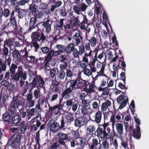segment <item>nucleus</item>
Returning <instances> with one entry per match:
<instances>
[{"label": "nucleus", "mask_w": 149, "mask_h": 149, "mask_svg": "<svg viewBox=\"0 0 149 149\" xmlns=\"http://www.w3.org/2000/svg\"><path fill=\"white\" fill-rule=\"evenodd\" d=\"M26 58H24V60H26L29 63H32L34 64H38L39 63L38 60L36 58L35 56H29L27 54Z\"/></svg>", "instance_id": "18"}, {"label": "nucleus", "mask_w": 149, "mask_h": 149, "mask_svg": "<svg viewBox=\"0 0 149 149\" xmlns=\"http://www.w3.org/2000/svg\"><path fill=\"white\" fill-rule=\"evenodd\" d=\"M52 24V21H51L49 19H48L46 21L43 22L42 25L45 28L46 31L47 33H49L51 30Z\"/></svg>", "instance_id": "19"}, {"label": "nucleus", "mask_w": 149, "mask_h": 149, "mask_svg": "<svg viewBox=\"0 0 149 149\" xmlns=\"http://www.w3.org/2000/svg\"><path fill=\"white\" fill-rule=\"evenodd\" d=\"M57 136L59 139V143L61 144V146H63V148L65 149H68V146L65 140H70L69 136L67 134L61 132L58 133Z\"/></svg>", "instance_id": "6"}, {"label": "nucleus", "mask_w": 149, "mask_h": 149, "mask_svg": "<svg viewBox=\"0 0 149 149\" xmlns=\"http://www.w3.org/2000/svg\"><path fill=\"white\" fill-rule=\"evenodd\" d=\"M44 13L41 11H37L36 13L34 14V16L36 18L40 19L44 15Z\"/></svg>", "instance_id": "48"}, {"label": "nucleus", "mask_w": 149, "mask_h": 149, "mask_svg": "<svg viewBox=\"0 0 149 149\" xmlns=\"http://www.w3.org/2000/svg\"><path fill=\"white\" fill-rule=\"evenodd\" d=\"M45 56L48 58L52 59L53 57L56 56L55 51L53 50L50 51Z\"/></svg>", "instance_id": "50"}, {"label": "nucleus", "mask_w": 149, "mask_h": 149, "mask_svg": "<svg viewBox=\"0 0 149 149\" xmlns=\"http://www.w3.org/2000/svg\"><path fill=\"white\" fill-rule=\"evenodd\" d=\"M72 93V89L70 87L68 88L62 93L61 97L65 99H68L71 96Z\"/></svg>", "instance_id": "13"}, {"label": "nucleus", "mask_w": 149, "mask_h": 149, "mask_svg": "<svg viewBox=\"0 0 149 149\" xmlns=\"http://www.w3.org/2000/svg\"><path fill=\"white\" fill-rule=\"evenodd\" d=\"M36 85L37 82L36 79L35 78H34L32 81L30 83L28 87H27V89H31V91L33 88L36 87Z\"/></svg>", "instance_id": "42"}, {"label": "nucleus", "mask_w": 149, "mask_h": 149, "mask_svg": "<svg viewBox=\"0 0 149 149\" xmlns=\"http://www.w3.org/2000/svg\"><path fill=\"white\" fill-rule=\"evenodd\" d=\"M45 60L42 63V65L45 66V68L48 70L50 69V65L53 66L54 64V62L52 59L48 58L46 56L45 57Z\"/></svg>", "instance_id": "9"}, {"label": "nucleus", "mask_w": 149, "mask_h": 149, "mask_svg": "<svg viewBox=\"0 0 149 149\" xmlns=\"http://www.w3.org/2000/svg\"><path fill=\"white\" fill-rule=\"evenodd\" d=\"M116 130L118 133L120 135L122 134L123 133V125L121 123H117L115 124Z\"/></svg>", "instance_id": "33"}, {"label": "nucleus", "mask_w": 149, "mask_h": 149, "mask_svg": "<svg viewBox=\"0 0 149 149\" xmlns=\"http://www.w3.org/2000/svg\"><path fill=\"white\" fill-rule=\"evenodd\" d=\"M37 19L36 17H33L31 18L29 23V27L28 29V32H31L32 29H34L36 26L35 24L37 22Z\"/></svg>", "instance_id": "17"}, {"label": "nucleus", "mask_w": 149, "mask_h": 149, "mask_svg": "<svg viewBox=\"0 0 149 149\" xmlns=\"http://www.w3.org/2000/svg\"><path fill=\"white\" fill-rule=\"evenodd\" d=\"M12 123L15 124L16 126L18 125V124L20 122L22 119L20 118L19 115L17 114L15 115L11 118Z\"/></svg>", "instance_id": "27"}, {"label": "nucleus", "mask_w": 149, "mask_h": 149, "mask_svg": "<svg viewBox=\"0 0 149 149\" xmlns=\"http://www.w3.org/2000/svg\"><path fill=\"white\" fill-rule=\"evenodd\" d=\"M70 23L74 27L78 26L80 23V21L79 20L78 17L73 16L70 20Z\"/></svg>", "instance_id": "25"}, {"label": "nucleus", "mask_w": 149, "mask_h": 149, "mask_svg": "<svg viewBox=\"0 0 149 149\" xmlns=\"http://www.w3.org/2000/svg\"><path fill=\"white\" fill-rule=\"evenodd\" d=\"M61 109V106L56 105L53 107L49 106L48 111L52 115H56L60 112V111Z\"/></svg>", "instance_id": "11"}, {"label": "nucleus", "mask_w": 149, "mask_h": 149, "mask_svg": "<svg viewBox=\"0 0 149 149\" xmlns=\"http://www.w3.org/2000/svg\"><path fill=\"white\" fill-rule=\"evenodd\" d=\"M14 43L13 40L11 39H6L4 41L1 52V54L4 57H6L8 56L9 49L8 47L9 48L10 52L12 51L11 47L14 46Z\"/></svg>", "instance_id": "4"}, {"label": "nucleus", "mask_w": 149, "mask_h": 149, "mask_svg": "<svg viewBox=\"0 0 149 149\" xmlns=\"http://www.w3.org/2000/svg\"><path fill=\"white\" fill-rule=\"evenodd\" d=\"M111 105V103L109 100H107L106 102L102 103L101 105V110L102 112L106 111L107 108L110 107Z\"/></svg>", "instance_id": "26"}, {"label": "nucleus", "mask_w": 149, "mask_h": 149, "mask_svg": "<svg viewBox=\"0 0 149 149\" xmlns=\"http://www.w3.org/2000/svg\"><path fill=\"white\" fill-rule=\"evenodd\" d=\"M77 87L79 88H84L88 86L89 85V83L87 81L81 79V78H79L77 79Z\"/></svg>", "instance_id": "12"}, {"label": "nucleus", "mask_w": 149, "mask_h": 149, "mask_svg": "<svg viewBox=\"0 0 149 149\" xmlns=\"http://www.w3.org/2000/svg\"><path fill=\"white\" fill-rule=\"evenodd\" d=\"M90 149H102V145L98 142L97 139L94 138L92 142L88 144Z\"/></svg>", "instance_id": "7"}, {"label": "nucleus", "mask_w": 149, "mask_h": 149, "mask_svg": "<svg viewBox=\"0 0 149 149\" xmlns=\"http://www.w3.org/2000/svg\"><path fill=\"white\" fill-rule=\"evenodd\" d=\"M76 145H80L81 146H84L86 143L85 141L81 138H79L77 139Z\"/></svg>", "instance_id": "46"}, {"label": "nucleus", "mask_w": 149, "mask_h": 149, "mask_svg": "<svg viewBox=\"0 0 149 149\" xmlns=\"http://www.w3.org/2000/svg\"><path fill=\"white\" fill-rule=\"evenodd\" d=\"M68 65V63L65 62L60 65V70H66Z\"/></svg>", "instance_id": "57"}, {"label": "nucleus", "mask_w": 149, "mask_h": 149, "mask_svg": "<svg viewBox=\"0 0 149 149\" xmlns=\"http://www.w3.org/2000/svg\"><path fill=\"white\" fill-rule=\"evenodd\" d=\"M10 14V11L8 8H5L3 11V15L5 17H8Z\"/></svg>", "instance_id": "54"}, {"label": "nucleus", "mask_w": 149, "mask_h": 149, "mask_svg": "<svg viewBox=\"0 0 149 149\" xmlns=\"http://www.w3.org/2000/svg\"><path fill=\"white\" fill-rule=\"evenodd\" d=\"M70 136H69L70 140V139H72L74 138L75 139H77L79 138L80 135L79 132L77 131H73L70 132L69 134Z\"/></svg>", "instance_id": "32"}, {"label": "nucleus", "mask_w": 149, "mask_h": 149, "mask_svg": "<svg viewBox=\"0 0 149 149\" xmlns=\"http://www.w3.org/2000/svg\"><path fill=\"white\" fill-rule=\"evenodd\" d=\"M12 26V25H9V23L7 25H3V26L2 27V31L4 33H7L8 32L7 31H8V30L13 31L15 30L16 31H18V28H16L15 27H13Z\"/></svg>", "instance_id": "22"}, {"label": "nucleus", "mask_w": 149, "mask_h": 149, "mask_svg": "<svg viewBox=\"0 0 149 149\" xmlns=\"http://www.w3.org/2000/svg\"><path fill=\"white\" fill-rule=\"evenodd\" d=\"M128 98L123 100L120 105L118 108V109H123L126 106L127 104L128 103Z\"/></svg>", "instance_id": "51"}, {"label": "nucleus", "mask_w": 149, "mask_h": 149, "mask_svg": "<svg viewBox=\"0 0 149 149\" xmlns=\"http://www.w3.org/2000/svg\"><path fill=\"white\" fill-rule=\"evenodd\" d=\"M97 52H96L95 54L94 58H92V59L90 60V62L89 64H88L90 66H94L95 63L96 61H98L97 58Z\"/></svg>", "instance_id": "40"}, {"label": "nucleus", "mask_w": 149, "mask_h": 149, "mask_svg": "<svg viewBox=\"0 0 149 149\" xmlns=\"http://www.w3.org/2000/svg\"><path fill=\"white\" fill-rule=\"evenodd\" d=\"M136 129L133 130V136L137 139H139L141 137V132L139 125L136 126Z\"/></svg>", "instance_id": "16"}, {"label": "nucleus", "mask_w": 149, "mask_h": 149, "mask_svg": "<svg viewBox=\"0 0 149 149\" xmlns=\"http://www.w3.org/2000/svg\"><path fill=\"white\" fill-rule=\"evenodd\" d=\"M36 122V125H32L31 127V130L32 131H36L38 128L41 125V123L39 120H37Z\"/></svg>", "instance_id": "39"}, {"label": "nucleus", "mask_w": 149, "mask_h": 149, "mask_svg": "<svg viewBox=\"0 0 149 149\" xmlns=\"http://www.w3.org/2000/svg\"><path fill=\"white\" fill-rule=\"evenodd\" d=\"M15 12L14 10L12 11L11 13H10V21L9 22V25H12L13 27H15L16 28H18L17 27V22L16 20L15 15Z\"/></svg>", "instance_id": "15"}, {"label": "nucleus", "mask_w": 149, "mask_h": 149, "mask_svg": "<svg viewBox=\"0 0 149 149\" xmlns=\"http://www.w3.org/2000/svg\"><path fill=\"white\" fill-rule=\"evenodd\" d=\"M26 11L25 10H22L21 9L19 15H18V18L19 19H22L25 15Z\"/></svg>", "instance_id": "58"}, {"label": "nucleus", "mask_w": 149, "mask_h": 149, "mask_svg": "<svg viewBox=\"0 0 149 149\" xmlns=\"http://www.w3.org/2000/svg\"><path fill=\"white\" fill-rule=\"evenodd\" d=\"M102 112L100 111H97L95 114L94 117L95 120H94L97 123H99L100 122L102 118Z\"/></svg>", "instance_id": "28"}, {"label": "nucleus", "mask_w": 149, "mask_h": 149, "mask_svg": "<svg viewBox=\"0 0 149 149\" xmlns=\"http://www.w3.org/2000/svg\"><path fill=\"white\" fill-rule=\"evenodd\" d=\"M110 121L112 123V126L113 129V131L114 132V125L116 122L117 121L116 120V118H115V116L114 115H112L110 118Z\"/></svg>", "instance_id": "61"}, {"label": "nucleus", "mask_w": 149, "mask_h": 149, "mask_svg": "<svg viewBox=\"0 0 149 149\" xmlns=\"http://www.w3.org/2000/svg\"><path fill=\"white\" fill-rule=\"evenodd\" d=\"M80 120L81 122L82 126L86 125L88 121V118L85 116H82L79 117Z\"/></svg>", "instance_id": "47"}, {"label": "nucleus", "mask_w": 149, "mask_h": 149, "mask_svg": "<svg viewBox=\"0 0 149 149\" xmlns=\"http://www.w3.org/2000/svg\"><path fill=\"white\" fill-rule=\"evenodd\" d=\"M13 143L11 142L9 140H8L5 146L6 149H14V148H17Z\"/></svg>", "instance_id": "41"}, {"label": "nucleus", "mask_w": 149, "mask_h": 149, "mask_svg": "<svg viewBox=\"0 0 149 149\" xmlns=\"http://www.w3.org/2000/svg\"><path fill=\"white\" fill-rule=\"evenodd\" d=\"M31 42H27L26 45L31 46V48L33 47L35 52L38 51L39 48V44H41L46 42L47 39V36L44 32L40 30L33 32L31 36Z\"/></svg>", "instance_id": "1"}, {"label": "nucleus", "mask_w": 149, "mask_h": 149, "mask_svg": "<svg viewBox=\"0 0 149 149\" xmlns=\"http://www.w3.org/2000/svg\"><path fill=\"white\" fill-rule=\"evenodd\" d=\"M106 130L103 127H101L100 124H99L98 128L95 131V133H97V135L99 138H100L102 139L107 137L106 134Z\"/></svg>", "instance_id": "8"}, {"label": "nucleus", "mask_w": 149, "mask_h": 149, "mask_svg": "<svg viewBox=\"0 0 149 149\" xmlns=\"http://www.w3.org/2000/svg\"><path fill=\"white\" fill-rule=\"evenodd\" d=\"M17 68V66L14 64L12 63L11 66L10 67V69L9 71L11 74H15L16 70Z\"/></svg>", "instance_id": "43"}, {"label": "nucleus", "mask_w": 149, "mask_h": 149, "mask_svg": "<svg viewBox=\"0 0 149 149\" xmlns=\"http://www.w3.org/2000/svg\"><path fill=\"white\" fill-rule=\"evenodd\" d=\"M41 50L42 52L45 54H48L49 52V49L47 47H42Z\"/></svg>", "instance_id": "63"}, {"label": "nucleus", "mask_w": 149, "mask_h": 149, "mask_svg": "<svg viewBox=\"0 0 149 149\" xmlns=\"http://www.w3.org/2000/svg\"><path fill=\"white\" fill-rule=\"evenodd\" d=\"M84 17V19L82 22L80 23L79 25H80V28L82 29H86L84 24H88V20L87 19L85 15H84L83 14H82Z\"/></svg>", "instance_id": "30"}, {"label": "nucleus", "mask_w": 149, "mask_h": 149, "mask_svg": "<svg viewBox=\"0 0 149 149\" xmlns=\"http://www.w3.org/2000/svg\"><path fill=\"white\" fill-rule=\"evenodd\" d=\"M87 129L89 132H93L95 130V126L94 125H90L87 127Z\"/></svg>", "instance_id": "59"}, {"label": "nucleus", "mask_w": 149, "mask_h": 149, "mask_svg": "<svg viewBox=\"0 0 149 149\" xmlns=\"http://www.w3.org/2000/svg\"><path fill=\"white\" fill-rule=\"evenodd\" d=\"M2 119L5 122L9 123L11 120V116L9 112L3 113L2 116Z\"/></svg>", "instance_id": "35"}, {"label": "nucleus", "mask_w": 149, "mask_h": 149, "mask_svg": "<svg viewBox=\"0 0 149 149\" xmlns=\"http://www.w3.org/2000/svg\"><path fill=\"white\" fill-rule=\"evenodd\" d=\"M74 44L70 43L66 47L65 46V51L68 54H70L74 49Z\"/></svg>", "instance_id": "34"}, {"label": "nucleus", "mask_w": 149, "mask_h": 149, "mask_svg": "<svg viewBox=\"0 0 149 149\" xmlns=\"http://www.w3.org/2000/svg\"><path fill=\"white\" fill-rule=\"evenodd\" d=\"M87 107H83L81 109V112L82 113L86 115L88 114H91L93 112V110L90 108V106L88 108Z\"/></svg>", "instance_id": "31"}, {"label": "nucleus", "mask_w": 149, "mask_h": 149, "mask_svg": "<svg viewBox=\"0 0 149 149\" xmlns=\"http://www.w3.org/2000/svg\"><path fill=\"white\" fill-rule=\"evenodd\" d=\"M61 146V145L59 143V141H56L50 146V148L51 149H57Z\"/></svg>", "instance_id": "45"}, {"label": "nucleus", "mask_w": 149, "mask_h": 149, "mask_svg": "<svg viewBox=\"0 0 149 149\" xmlns=\"http://www.w3.org/2000/svg\"><path fill=\"white\" fill-rule=\"evenodd\" d=\"M64 19H61L59 21L56 22L55 28L56 30H60L62 29V28L63 26Z\"/></svg>", "instance_id": "36"}, {"label": "nucleus", "mask_w": 149, "mask_h": 149, "mask_svg": "<svg viewBox=\"0 0 149 149\" xmlns=\"http://www.w3.org/2000/svg\"><path fill=\"white\" fill-rule=\"evenodd\" d=\"M73 10L74 12L77 15H79L81 13L82 14L81 12L80 8L77 5H75L73 7Z\"/></svg>", "instance_id": "55"}, {"label": "nucleus", "mask_w": 149, "mask_h": 149, "mask_svg": "<svg viewBox=\"0 0 149 149\" xmlns=\"http://www.w3.org/2000/svg\"><path fill=\"white\" fill-rule=\"evenodd\" d=\"M89 100H85L82 101L83 107H88L89 106Z\"/></svg>", "instance_id": "64"}, {"label": "nucleus", "mask_w": 149, "mask_h": 149, "mask_svg": "<svg viewBox=\"0 0 149 149\" xmlns=\"http://www.w3.org/2000/svg\"><path fill=\"white\" fill-rule=\"evenodd\" d=\"M20 127L19 129L20 132L22 134H24L27 128V125L25 121H22L20 123Z\"/></svg>", "instance_id": "29"}, {"label": "nucleus", "mask_w": 149, "mask_h": 149, "mask_svg": "<svg viewBox=\"0 0 149 149\" xmlns=\"http://www.w3.org/2000/svg\"><path fill=\"white\" fill-rule=\"evenodd\" d=\"M121 140L122 142H121V144L122 146H123L124 148H126L127 146V139L122 138V139Z\"/></svg>", "instance_id": "62"}, {"label": "nucleus", "mask_w": 149, "mask_h": 149, "mask_svg": "<svg viewBox=\"0 0 149 149\" xmlns=\"http://www.w3.org/2000/svg\"><path fill=\"white\" fill-rule=\"evenodd\" d=\"M66 118L67 123H70L74 120V118L73 116L71 114H69L66 116Z\"/></svg>", "instance_id": "52"}, {"label": "nucleus", "mask_w": 149, "mask_h": 149, "mask_svg": "<svg viewBox=\"0 0 149 149\" xmlns=\"http://www.w3.org/2000/svg\"><path fill=\"white\" fill-rule=\"evenodd\" d=\"M35 3H32L30 5L29 9L31 13L34 14L36 13L37 11V8L38 6L37 4H34Z\"/></svg>", "instance_id": "37"}, {"label": "nucleus", "mask_w": 149, "mask_h": 149, "mask_svg": "<svg viewBox=\"0 0 149 149\" xmlns=\"http://www.w3.org/2000/svg\"><path fill=\"white\" fill-rule=\"evenodd\" d=\"M8 97L6 92L2 91L0 94V109L5 105L7 99Z\"/></svg>", "instance_id": "10"}, {"label": "nucleus", "mask_w": 149, "mask_h": 149, "mask_svg": "<svg viewBox=\"0 0 149 149\" xmlns=\"http://www.w3.org/2000/svg\"><path fill=\"white\" fill-rule=\"evenodd\" d=\"M61 129L60 127L59 124L55 121L54 122L50 125V130L54 133L56 132L59 130Z\"/></svg>", "instance_id": "20"}, {"label": "nucleus", "mask_w": 149, "mask_h": 149, "mask_svg": "<svg viewBox=\"0 0 149 149\" xmlns=\"http://www.w3.org/2000/svg\"><path fill=\"white\" fill-rule=\"evenodd\" d=\"M11 51V53L13 58L21 61H23L24 58H26L29 54L26 47L24 49L19 51L14 47L13 49H12Z\"/></svg>", "instance_id": "2"}, {"label": "nucleus", "mask_w": 149, "mask_h": 149, "mask_svg": "<svg viewBox=\"0 0 149 149\" xmlns=\"http://www.w3.org/2000/svg\"><path fill=\"white\" fill-rule=\"evenodd\" d=\"M88 41V42H89L91 46L92 47H94L95 46L96 44L97 43L96 38L94 37L91 38L90 40H89Z\"/></svg>", "instance_id": "44"}, {"label": "nucleus", "mask_w": 149, "mask_h": 149, "mask_svg": "<svg viewBox=\"0 0 149 149\" xmlns=\"http://www.w3.org/2000/svg\"><path fill=\"white\" fill-rule=\"evenodd\" d=\"M24 104V102L19 99L18 96H13L8 108L9 111L11 114H13L19 106Z\"/></svg>", "instance_id": "3"}, {"label": "nucleus", "mask_w": 149, "mask_h": 149, "mask_svg": "<svg viewBox=\"0 0 149 149\" xmlns=\"http://www.w3.org/2000/svg\"><path fill=\"white\" fill-rule=\"evenodd\" d=\"M102 141V149L103 148L104 149H108L109 148V141H107V139H110L107 138L106 137L103 139Z\"/></svg>", "instance_id": "38"}, {"label": "nucleus", "mask_w": 149, "mask_h": 149, "mask_svg": "<svg viewBox=\"0 0 149 149\" xmlns=\"http://www.w3.org/2000/svg\"><path fill=\"white\" fill-rule=\"evenodd\" d=\"M73 39L75 41L76 44H79L81 42V40H82L83 38L81 35V33L79 32L76 33L73 36Z\"/></svg>", "instance_id": "24"}, {"label": "nucleus", "mask_w": 149, "mask_h": 149, "mask_svg": "<svg viewBox=\"0 0 149 149\" xmlns=\"http://www.w3.org/2000/svg\"><path fill=\"white\" fill-rule=\"evenodd\" d=\"M72 51L74 57L77 58L79 57V55H80L79 52L76 48H75L74 47V49H73Z\"/></svg>", "instance_id": "60"}, {"label": "nucleus", "mask_w": 149, "mask_h": 149, "mask_svg": "<svg viewBox=\"0 0 149 149\" xmlns=\"http://www.w3.org/2000/svg\"><path fill=\"white\" fill-rule=\"evenodd\" d=\"M120 61V60H119V63L118 64L114 63L113 65V69L115 71H117V74H118V71L119 69L122 70V68H120L119 65Z\"/></svg>", "instance_id": "49"}, {"label": "nucleus", "mask_w": 149, "mask_h": 149, "mask_svg": "<svg viewBox=\"0 0 149 149\" xmlns=\"http://www.w3.org/2000/svg\"><path fill=\"white\" fill-rule=\"evenodd\" d=\"M22 137V135L20 133L17 131L13 133L11 139L9 140L17 147L19 145Z\"/></svg>", "instance_id": "5"}, {"label": "nucleus", "mask_w": 149, "mask_h": 149, "mask_svg": "<svg viewBox=\"0 0 149 149\" xmlns=\"http://www.w3.org/2000/svg\"><path fill=\"white\" fill-rule=\"evenodd\" d=\"M74 125L75 127H79L82 126L79 118L74 120Z\"/></svg>", "instance_id": "53"}, {"label": "nucleus", "mask_w": 149, "mask_h": 149, "mask_svg": "<svg viewBox=\"0 0 149 149\" xmlns=\"http://www.w3.org/2000/svg\"><path fill=\"white\" fill-rule=\"evenodd\" d=\"M56 47L58 49L57 51H55L56 56L65 52V46L57 45H56Z\"/></svg>", "instance_id": "23"}, {"label": "nucleus", "mask_w": 149, "mask_h": 149, "mask_svg": "<svg viewBox=\"0 0 149 149\" xmlns=\"http://www.w3.org/2000/svg\"><path fill=\"white\" fill-rule=\"evenodd\" d=\"M107 132H106V138L109 139H111V137L112 134L111 130L109 127H107Z\"/></svg>", "instance_id": "56"}, {"label": "nucleus", "mask_w": 149, "mask_h": 149, "mask_svg": "<svg viewBox=\"0 0 149 149\" xmlns=\"http://www.w3.org/2000/svg\"><path fill=\"white\" fill-rule=\"evenodd\" d=\"M60 85L59 83L57 81H53L51 85L52 91L55 92H60L61 89H60V87H59Z\"/></svg>", "instance_id": "21"}, {"label": "nucleus", "mask_w": 149, "mask_h": 149, "mask_svg": "<svg viewBox=\"0 0 149 149\" xmlns=\"http://www.w3.org/2000/svg\"><path fill=\"white\" fill-rule=\"evenodd\" d=\"M88 86L84 88V91L86 92L87 94H89L91 93L95 92L96 89H97L96 86H95L94 83L90 84L89 83V85Z\"/></svg>", "instance_id": "14"}]
</instances>
